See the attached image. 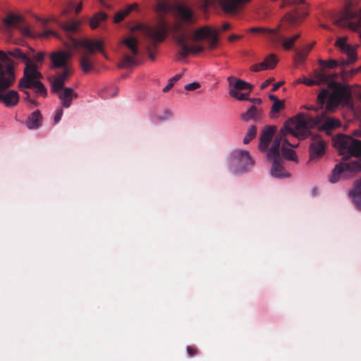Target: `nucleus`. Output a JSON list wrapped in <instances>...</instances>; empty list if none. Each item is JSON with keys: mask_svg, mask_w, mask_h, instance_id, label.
Masks as SVG:
<instances>
[{"mask_svg": "<svg viewBox=\"0 0 361 361\" xmlns=\"http://www.w3.org/2000/svg\"><path fill=\"white\" fill-rule=\"evenodd\" d=\"M329 87L333 88L332 92L322 89L319 93L317 99L319 106H304L307 110L318 112L315 116L301 113L295 118H290L284 123L286 128L288 129L289 133L293 136L304 140L310 135V128L317 127L319 130L329 133L341 126L340 120L329 116L328 113L335 111L341 104L348 105L352 95L350 92L338 82H331Z\"/></svg>", "mask_w": 361, "mask_h": 361, "instance_id": "nucleus-1", "label": "nucleus"}, {"mask_svg": "<svg viewBox=\"0 0 361 361\" xmlns=\"http://www.w3.org/2000/svg\"><path fill=\"white\" fill-rule=\"evenodd\" d=\"M122 56L118 66L121 68H129L140 64L148 57L154 61L158 53L157 47H123Z\"/></svg>", "mask_w": 361, "mask_h": 361, "instance_id": "nucleus-2", "label": "nucleus"}, {"mask_svg": "<svg viewBox=\"0 0 361 361\" xmlns=\"http://www.w3.org/2000/svg\"><path fill=\"white\" fill-rule=\"evenodd\" d=\"M288 132H289L288 129H286L283 124V127L276 135L271 147L269 148L267 154V159L272 162L271 174L276 178L290 176L289 173L286 172L283 167V159L280 154V145H281V140L283 137Z\"/></svg>", "mask_w": 361, "mask_h": 361, "instance_id": "nucleus-3", "label": "nucleus"}, {"mask_svg": "<svg viewBox=\"0 0 361 361\" xmlns=\"http://www.w3.org/2000/svg\"><path fill=\"white\" fill-rule=\"evenodd\" d=\"M132 32L140 31L142 35L154 43H162L169 35V27L164 18L159 19L156 24L139 23L130 27Z\"/></svg>", "mask_w": 361, "mask_h": 361, "instance_id": "nucleus-4", "label": "nucleus"}, {"mask_svg": "<svg viewBox=\"0 0 361 361\" xmlns=\"http://www.w3.org/2000/svg\"><path fill=\"white\" fill-rule=\"evenodd\" d=\"M8 54L12 57L20 59L22 62L25 63L23 71L24 76L19 80L18 83L20 90L31 88L32 82L43 78L41 73L37 71V66L34 64L30 58L21 50L16 49L12 51H9Z\"/></svg>", "mask_w": 361, "mask_h": 361, "instance_id": "nucleus-5", "label": "nucleus"}, {"mask_svg": "<svg viewBox=\"0 0 361 361\" xmlns=\"http://www.w3.org/2000/svg\"><path fill=\"white\" fill-rule=\"evenodd\" d=\"M334 145L340 154L343 155V161H347L349 158L361 157V141L350 136L340 134L333 139Z\"/></svg>", "mask_w": 361, "mask_h": 361, "instance_id": "nucleus-6", "label": "nucleus"}, {"mask_svg": "<svg viewBox=\"0 0 361 361\" xmlns=\"http://www.w3.org/2000/svg\"><path fill=\"white\" fill-rule=\"evenodd\" d=\"M30 24L25 22L22 16L13 12H10L1 19L0 31L11 34L14 28H17L20 35L24 38H27V37L33 36L32 33L30 32Z\"/></svg>", "mask_w": 361, "mask_h": 361, "instance_id": "nucleus-7", "label": "nucleus"}, {"mask_svg": "<svg viewBox=\"0 0 361 361\" xmlns=\"http://www.w3.org/2000/svg\"><path fill=\"white\" fill-rule=\"evenodd\" d=\"M15 79L13 61L5 52L0 51V91L10 87Z\"/></svg>", "mask_w": 361, "mask_h": 361, "instance_id": "nucleus-8", "label": "nucleus"}, {"mask_svg": "<svg viewBox=\"0 0 361 361\" xmlns=\"http://www.w3.org/2000/svg\"><path fill=\"white\" fill-rule=\"evenodd\" d=\"M340 48L341 52L347 55L348 59H340L339 61L335 59H329L328 61L319 59V64L322 67L319 71L322 69L330 73L329 71H326V68H334L337 67L338 66H346L354 63L357 60V51L355 50V47H338ZM332 74V73H331ZM334 76L332 78V81H335L334 79L337 76L336 74L333 73Z\"/></svg>", "mask_w": 361, "mask_h": 361, "instance_id": "nucleus-9", "label": "nucleus"}, {"mask_svg": "<svg viewBox=\"0 0 361 361\" xmlns=\"http://www.w3.org/2000/svg\"><path fill=\"white\" fill-rule=\"evenodd\" d=\"M254 165L247 151L236 149L232 152L230 159V170L234 173H243Z\"/></svg>", "mask_w": 361, "mask_h": 361, "instance_id": "nucleus-10", "label": "nucleus"}, {"mask_svg": "<svg viewBox=\"0 0 361 361\" xmlns=\"http://www.w3.org/2000/svg\"><path fill=\"white\" fill-rule=\"evenodd\" d=\"M220 30L212 26L205 25L195 30L191 35L193 42H204L209 45H216L219 43Z\"/></svg>", "mask_w": 361, "mask_h": 361, "instance_id": "nucleus-11", "label": "nucleus"}, {"mask_svg": "<svg viewBox=\"0 0 361 361\" xmlns=\"http://www.w3.org/2000/svg\"><path fill=\"white\" fill-rule=\"evenodd\" d=\"M359 171H361V164L358 161H353L347 162L343 161L335 166L329 176V181L332 183H335L338 181L341 174L348 176Z\"/></svg>", "mask_w": 361, "mask_h": 361, "instance_id": "nucleus-12", "label": "nucleus"}, {"mask_svg": "<svg viewBox=\"0 0 361 361\" xmlns=\"http://www.w3.org/2000/svg\"><path fill=\"white\" fill-rule=\"evenodd\" d=\"M216 47H176L174 50L175 60L183 61L188 56H208Z\"/></svg>", "mask_w": 361, "mask_h": 361, "instance_id": "nucleus-13", "label": "nucleus"}, {"mask_svg": "<svg viewBox=\"0 0 361 361\" xmlns=\"http://www.w3.org/2000/svg\"><path fill=\"white\" fill-rule=\"evenodd\" d=\"M333 76V74L329 73L323 69L322 71L315 70L313 73L314 79H310L303 76L298 79L297 82L298 83H303L307 86H312L314 85H319L322 84H327V85H329V83L334 82L331 80ZM326 89L329 90V92L333 91V88H330L329 86H327Z\"/></svg>", "mask_w": 361, "mask_h": 361, "instance_id": "nucleus-14", "label": "nucleus"}, {"mask_svg": "<svg viewBox=\"0 0 361 361\" xmlns=\"http://www.w3.org/2000/svg\"><path fill=\"white\" fill-rule=\"evenodd\" d=\"M71 54L68 51H58L53 52L50 55V59L52 62V68H62L63 69H64L65 67H70L68 65V61L71 59Z\"/></svg>", "mask_w": 361, "mask_h": 361, "instance_id": "nucleus-15", "label": "nucleus"}, {"mask_svg": "<svg viewBox=\"0 0 361 361\" xmlns=\"http://www.w3.org/2000/svg\"><path fill=\"white\" fill-rule=\"evenodd\" d=\"M326 143L319 137L313 138L310 145V159H314L322 157L325 153Z\"/></svg>", "mask_w": 361, "mask_h": 361, "instance_id": "nucleus-16", "label": "nucleus"}, {"mask_svg": "<svg viewBox=\"0 0 361 361\" xmlns=\"http://www.w3.org/2000/svg\"><path fill=\"white\" fill-rule=\"evenodd\" d=\"M276 128L273 126H266L262 130L259 137V149L263 152H268L269 145L276 133Z\"/></svg>", "mask_w": 361, "mask_h": 361, "instance_id": "nucleus-17", "label": "nucleus"}, {"mask_svg": "<svg viewBox=\"0 0 361 361\" xmlns=\"http://www.w3.org/2000/svg\"><path fill=\"white\" fill-rule=\"evenodd\" d=\"M72 73L71 67H65L61 73L57 75L51 83V91L53 93L62 90L66 81L68 79Z\"/></svg>", "mask_w": 361, "mask_h": 361, "instance_id": "nucleus-18", "label": "nucleus"}, {"mask_svg": "<svg viewBox=\"0 0 361 361\" xmlns=\"http://www.w3.org/2000/svg\"><path fill=\"white\" fill-rule=\"evenodd\" d=\"M173 11H175V18L179 19L181 22L190 24L195 21L192 11L187 6L184 5H176L174 6Z\"/></svg>", "mask_w": 361, "mask_h": 361, "instance_id": "nucleus-19", "label": "nucleus"}, {"mask_svg": "<svg viewBox=\"0 0 361 361\" xmlns=\"http://www.w3.org/2000/svg\"><path fill=\"white\" fill-rule=\"evenodd\" d=\"M252 0H219L222 10L226 13H234L239 7L243 6Z\"/></svg>", "mask_w": 361, "mask_h": 361, "instance_id": "nucleus-20", "label": "nucleus"}, {"mask_svg": "<svg viewBox=\"0 0 361 361\" xmlns=\"http://www.w3.org/2000/svg\"><path fill=\"white\" fill-rule=\"evenodd\" d=\"M279 60L274 54L267 55L264 61L257 64H254L250 67L253 72H258L263 70L273 69L277 65Z\"/></svg>", "mask_w": 361, "mask_h": 361, "instance_id": "nucleus-21", "label": "nucleus"}, {"mask_svg": "<svg viewBox=\"0 0 361 361\" xmlns=\"http://www.w3.org/2000/svg\"><path fill=\"white\" fill-rule=\"evenodd\" d=\"M59 99L61 102V106L63 108H69L71 105L73 98H76L78 94L71 87H65L62 90L56 92Z\"/></svg>", "mask_w": 361, "mask_h": 361, "instance_id": "nucleus-22", "label": "nucleus"}, {"mask_svg": "<svg viewBox=\"0 0 361 361\" xmlns=\"http://www.w3.org/2000/svg\"><path fill=\"white\" fill-rule=\"evenodd\" d=\"M290 134V133L288 132L283 137V139L281 140V142H282V145H281V147H280V150L281 152V157L282 159H288V160H291V161H298V158H297V156H296V154H295V152L291 149H289V148H287L285 145H289L292 147H298V144L296 145H293L291 143H290L288 142V140L286 138V136L287 134ZM291 135H293L291 133Z\"/></svg>", "mask_w": 361, "mask_h": 361, "instance_id": "nucleus-23", "label": "nucleus"}, {"mask_svg": "<svg viewBox=\"0 0 361 361\" xmlns=\"http://www.w3.org/2000/svg\"><path fill=\"white\" fill-rule=\"evenodd\" d=\"M279 27L274 29H269L264 27H253L249 29V32L258 33L271 38L273 43H276L281 37L279 33Z\"/></svg>", "mask_w": 361, "mask_h": 361, "instance_id": "nucleus-24", "label": "nucleus"}, {"mask_svg": "<svg viewBox=\"0 0 361 361\" xmlns=\"http://www.w3.org/2000/svg\"><path fill=\"white\" fill-rule=\"evenodd\" d=\"M229 89H234L236 91L249 90L252 88V85L241 79H235L234 76H228L227 78Z\"/></svg>", "mask_w": 361, "mask_h": 361, "instance_id": "nucleus-25", "label": "nucleus"}, {"mask_svg": "<svg viewBox=\"0 0 361 361\" xmlns=\"http://www.w3.org/2000/svg\"><path fill=\"white\" fill-rule=\"evenodd\" d=\"M0 91V102H3L6 106H15L19 101V96L16 91L10 90L6 94L1 93Z\"/></svg>", "mask_w": 361, "mask_h": 361, "instance_id": "nucleus-26", "label": "nucleus"}, {"mask_svg": "<svg viewBox=\"0 0 361 361\" xmlns=\"http://www.w3.org/2000/svg\"><path fill=\"white\" fill-rule=\"evenodd\" d=\"M43 32H37L35 27L33 25H30V32L32 33L33 36L27 37L26 39H49L51 37H57V33L51 30H49L47 28H42Z\"/></svg>", "mask_w": 361, "mask_h": 361, "instance_id": "nucleus-27", "label": "nucleus"}, {"mask_svg": "<svg viewBox=\"0 0 361 361\" xmlns=\"http://www.w3.org/2000/svg\"><path fill=\"white\" fill-rule=\"evenodd\" d=\"M42 116L39 110L32 112L26 121V126L29 129H37L42 126Z\"/></svg>", "mask_w": 361, "mask_h": 361, "instance_id": "nucleus-28", "label": "nucleus"}, {"mask_svg": "<svg viewBox=\"0 0 361 361\" xmlns=\"http://www.w3.org/2000/svg\"><path fill=\"white\" fill-rule=\"evenodd\" d=\"M81 47L83 48V49L82 51V56L80 57V66L82 71L85 73H87L90 70V61L89 56L90 54V46Z\"/></svg>", "mask_w": 361, "mask_h": 361, "instance_id": "nucleus-29", "label": "nucleus"}, {"mask_svg": "<svg viewBox=\"0 0 361 361\" xmlns=\"http://www.w3.org/2000/svg\"><path fill=\"white\" fill-rule=\"evenodd\" d=\"M58 25L66 32L74 33L80 30V22L78 20H69L59 22Z\"/></svg>", "mask_w": 361, "mask_h": 361, "instance_id": "nucleus-30", "label": "nucleus"}, {"mask_svg": "<svg viewBox=\"0 0 361 361\" xmlns=\"http://www.w3.org/2000/svg\"><path fill=\"white\" fill-rule=\"evenodd\" d=\"M283 18L291 25H296L302 23L303 16L298 11H294L286 13Z\"/></svg>", "mask_w": 361, "mask_h": 361, "instance_id": "nucleus-31", "label": "nucleus"}, {"mask_svg": "<svg viewBox=\"0 0 361 361\" xmlns=\"http://www.w3.org/2000/svg\"><path fill=\"white\" fill-rule=\"evenodd\" d=\"M312 47H306L305 48L300 49V48H296L294 49L295 56H294V60L295 63H303L308 54L310 53Z\"/></svg>", "mask_w": 361, "mask_h": 361, "instance_id": "nucleus-32", "label": "nucleus"}, {"mask_svg": "<svg viewBox=\"0 0 361 361\" xmlns=\"http://www.w3.org/2000/svg\"><path fill=\"white\" fill-rule=\"evenodd\" d=\"M241 118L245 121H257L260 118V111L256 106H252L245 113L241 115Z\"/></svg>", "mask_w": 361, "mask_h": 361, "instance_id": "nucleus-33", "label": "nucleus"}, {"mask_svg": "<svg viewBox=\"0 0 361 361\" xmlns=\"http://www.w3.org/2000/svg\"><path fill=\"white\" fill-rule=\"evenodd\" d=\"M350 195L356 207L361 210V180L357 183L355 189L350 192Z\"/></svg>", "mask_w": 361, "mask_h": 361, "instance_id": "nucleus-34", "label": "nucleus"}, {"mask_svg": "<svg viewBox=\"0 0 361 361\" xmlns=\"http://www.w3.org/2000/svg\"><path fill=\"white\" fill-rule=\"evenodd\" d=\"M181 21H178L173 25V32L174 34L178 35V41L179 43H183L185 41V30L183 27Z\"/></svg>", "mask_w": 361, "mask_h": 361, "instance_id": "nucleus-35", "label": "nucleus"}, {"mask_svg": "<svg viewBox=\"0 0 361 361\" xmlns=\"http://www.w3.org/2000/svg\"><path fill=\"white\" fill-rule=\"evenodd\" d=\"M174 10V6H171L169 1H160L154 7L157 13L168 12Z\"/></svg>", "mask_w": 361, "mask_h": 361, "instance_id": "nucleus-36", "label": "nucleus"}, {"mask_svg": "<svg viewBox=\"0 0 361 361\" xmlns=\"http://www.w3.org/2000/svg\"><path fill=\"white\" fill-rule=\"evenodd\" d=\"M107 14L104 11H99L92 16V30L95 29L102 21L106 19Z\"/></svg>", "mask_w": 361, "mask_h": 361, "instance_id": "nucleus-37", "label": "nucleus"}, {"mask_svg": "<svg viewBox=\"0 0 361 361\" xmlns=\"http://www.w3.org/2000/svg\"><path fill=\"white\" fill-rule=\"evenodd\" d=\"M117 88L109 87L100 90L99 92V94L102 99H108L116 96L117 94Z\"/></svg>", "mask_w": 361, "mask_h": 361, "instance_id": "nucleus-38", "label": "nucleus"}, {"mask_svg": "<svg viewBox=\"0 0 361 361\" xmlns=\"http://www.w3.org/2000/svg\"><path fill=\"white\" fill-rule=\"evenodd\" d=\"M279 36L281 38L276 43L282 42V45H293L296 42L297 39L300 37V34L296 33L289 37L286 38H283L280 34Z\"/></svg>", "mask_w": 361, "mask_h": 361, "instance_id": "nucleus-39", "label": "nucleus"}, {"mask_svg": "<svg viewBox=\"0 0 361 361\" xmlns=\"http://www.w3.org/2000/svg\"><path fill=\"white\" fill-rule=\"evenodd\" d=\"M285 107L284 102L283 100L276 99V101L272 104L270 115L271 117H274V114H277L283 109Z\"/></svg>", "mask_w": 361, "mask_h": 361, "instance_id": "nucleus-40", "label": "nucleus"}, {"mask_svg": "<svg viewBox=\"0 0 361 361\" xmlns=\"http://www.w3.org/2000/svg\"><path fill=\"white\" fill-rule=\"evenodd\" d=\"M31 88H35L37 93L45 97L47 95V89L44 84L39 80H36L31 85Z\"/></svg>", "mask_w": 361, "mask_h": 361, "instance_id": "nucleus-41", "label": "nucleus"}, {"mask_svg": "<svg viewBox=\"0 0 361 361\" xmlns=\"http://www.w3.org/2000/svg\"><path fill=\"white\" fill-rule=\"evenodd\" d=\"M229 94L232 97L235 98L238 100L243 101V100H248V93H240L238 91H236V90L234 89H229Z\"/></svg>", "mask_w": 361, "mask_h": 361, "instance_id": "nucleus-42", "label": "nucleus"}, {"mask_svg": "<svg viewBox=\"0 0 361 361\" xmlns=\"http://www.w3.org/2000/svg\"><path fill=\"white\" fill-rule=\"evenodd\" d=\"M256 134H257V128L255 126H252L249 128L246 135L245 136V137L243 139V142L245 144L249 143L250 141L255 137Z\"/></svg>", "mask_w": 361, "mask_h": 361, "instance_id": "nucleus-43", "label": "nucleus"}, {"mask_svg": "<svg viewBox=\"0 0 361 361\" xmlns=\"http://www.w3.org/2000/svg\"><path fill=\"white\" fill-rule=\"evenodd\" d=\"M183 76V74H176L173 77H172L169 81L168 85L163 89L164 92H167L169 91L172 87L174 85V84L179 80Z\"/></svg>", "mask_w": 361, "mask_h": 361, "instance_id": "nucleus-44", "label": "nucleus"}, {"mask_svg": "<svg viewBox=\"0 0 361 361\" xmlns=\"http://www.w3.org/2000/svg\"><path fill=\"white\" fill-rule=\"evenodd\" d=\"M37 20L42 23V28H46L47 25L51 21L59 23V21L54 16L45 18H37Z\"/></svg>", "mask_w": 361, "mask_h": 361, "instance_id": "nucleus-45", "label": "nucleus"}, {"mask_svg": "<svg viewBox=\"0 0 361 361\" xmlns=\"http://www.w3.org/2000/svg\"><path fill=\"white\" fill-rule=\"evenodd\" d=\"M127 16L128 15L126 14V13L125 12L124 10L119 11L118 12H117L115 14L114 18V22L115 23H118L120 22H121L124 19V18Z\"/></svg>", "mask_w": 361, "mask_h": 361, "instance_id": "nucleus-46", "label": "nucleus"}, {"mask_svg": "<svg viewBox=\"0 0 361 361\" xmlns=\"http://www.w3.org/2000/svg\"><path fill=\"white\" fill-rule=\"evenodd\" d=\"M200 87V84L197 82H193L185 85V89L188 91H193Z\"/></svg>", "mask_w": 361, "mask_h": 361, "instance_id": "nucleus-47", "label": "nucleus"}, {"mask_svg": "<svg viewBox=\"0 0 361 361\" xmlns=\"http://www.w3.org/2000/svg\"><path fill=\"white\" fill-rule=\"evenodd\" d=\"M124 45H137V41L135 37H130L123 40Z\"/></svg>", "mask_w": 361, "mask_h": 361, "instance_id": "nucleus-48", "label": "nucleus"}, {"mask_svg": "<svg viewBox=\"0 0 361 361\" xmlns=\"http://www.w3.org/2000/svg\"><path fill=\"white\" fill-rule=\"evenodd\" d=\"M348 42V37L343 36L340 37L337 39L336 42L334 43V45H349L347 44Z\"/></svg>", "mask_w": 361, "mask_h": 361, "instance_id": "nucleus-49", "label": "nucleus"}, {"mask_svg": "<svg viewBox=\"0 0 361 361\" xmlns=\"http://www.w3.org/2000/svg\"><path fill=\"white\" fill-rule=\"evenodd\" d=\"M186 350L190 357L195 356L198 354V350L192 346H188Z\"/></svg>", "mask_w": 361, "mask_h": 361, "instance_id": "nucleus-50", "label": "nucleus"}, {"mask_svg": "<svg viewBox=\"0 0 361 361\" xmlns=\"http://www.w3.org/2000/svg\"><path fill=\"white\" fill-rule=\"evenodd\" d=\"M138 8V4H133L127 6V7L123 9L127 15H128L130 12H132L134 10H136Z\"/></svg>", "mask_w": 361, "mask_h": 361, "instance_id": "nucleus-51", "label": "nucleus"}, {"mask_svg": "<svg viewBox=\"0 0 361 361\" xmlns=\"http://www.w3.org/2000/svg\"><path fill=\"white\" fill-rule=\"evenodd\" d=\"M45 53L40 51L34 56V59L36 62L42 63L44 61Z\"/></svg>", "mask_w": 361, "mask_h": 361, "instance_id": "nucleus-52", "label": "nucleus"}, {"mask_svg": "<svg viewBox=\"0 0 361 361\" xmlns=\"http://www.w3.org/2000/svg\"><path fill=\"white\" fill-rule=\"evenodd\" d=\"M62 108L63 107L61 106V108L59 109L56 112V114H55V116L54 118V121L55 123H58L61 120V118L63 116V109Z\"/></svg>", "mask_w": 361, "mask_h": 361, "instance_id": "nucleus-53", "label": "nucleus"}, {"mask_svg": "<svg viewBox=\"0 0 361 361\" xmlns=\"http://www.w3.org/2000/svg\"><path fill=\"white\" fill-rule=\"evenodd\" d=\"M241 38H242V35L233 34L228 37V41L229 43H233V42H235L238 39H240Z\"/></svg>", "mask_w": 361, "mask_h": 361, "instance_id": "nucleus-54", "label": "nucleus"}, {"mask_svg": "<svg viewBox=\"0 0 361 361\" xmlns=\"http://www.w3.org/2000/svg\"><path fill=\"white\" fill-rule=\"evenodd\" d=\"M274 80V78H269L267 80H266L260 86V88L261 89H265L266 87H267L270 84L271 82Z\"/></svg>", "mask_w": 361, "mask_h": 361, "instance_id": "nucleus-55", "label": "nucleus"}, {"mask_svg": "<svg viewBox=\"0 0 361 361\" xmlns=\"http://www.w3.org/2000/svg\"><path fill=\"white\" fill-rule=\"evenodd\" d=\"M165 114H166V116L164 117H159V119L162 121V120L168 119L169 118H170L171 116V113L169 110H166Z\"/></svg>", "mask_w": 361, "mask_h": 361, "instance_id": "nucleus-56", "label": "nucleus"}, {"mask_svg": "<svg viewBox=\"0 0 361 361\" xmlns=\"http://www.w3.org/2000/svg\"><path fill=\"white\" fill-rule=\"evenodd\" d=\"M104 41L102 39H99V40H93L92 39V46H94V45H103L104 44Z\"/></svg>", "mask_w": 361, "mask_h": 361, "instance_id": "nucleus-57", "label": "nucleus"}, {"mask_svg": "<svg viewBox=\"0 0 361 361\" xmlns=\"http://www.w3.org/2000/svg\"><path fill=\"white\" fill-rule=\"evenodd\" d=\"M283 84V82H279L274 85L271 91L274 92L276 91Z\"/></svg>", "mask_w": 361, "mask_h": 361, "instance_id": "nucleus-58", "label": "nucleus"}, {"mask_svg": "<svg viewBox=\"0 0 361 361\" xmlns=\"http://www.w3.org/2000/svg\"><path fill=\"white\" fill-rule=\"evenodd\" d=\"M21 91L23 92V93L26 95V98L25 99L33 103L34 102L30 99V93L27 90H24V89H23Z\"/></svg>", "mask_w": 361, "mask_h": 361, "instance_id": "nucleus-59", "label": "nucleus"}, {"mask_svg": "<svg viewBox=\"0 0 361 361\" xmlns=\"http://www.w3.org/2000/svg\"><path fill=\"white\" fill-rule=\"evenodd\" d=\"M248 100L256 104H260L262 103V99L260 98L249 99Z\"/></svg>", "mask_w": 361, "mask_h": 361, "instance_id": "nucleus-60", "label": "nucleus"}, {"mask_svg": "<svg viewBox=\"0 0 361 361\" xmlns=\"http://www.w3.org/2000/svg\"><path fill=\"white\" fill-rule=\"evenodd\" d=\"M230 27H231V25L228 23H226L222 25L221 30L226 31V30L230 29Z\"/></svg>", "mask_w": 361, "mask_h": 361, "instance_id": "nucleus-61", "label": "nucleus"}, {"mask_svg": "<svg viewBox=\"0 0 361 361\" xmlns=\"http://www.w3.org/2000/svg\"><path fill=\"white\" fill-rule=\"evenodd\" d=\"M81 10H82V4L80 3L79 4H78L76 6L75 11L76 13H78Z\"/></svg>", "mask_w": 361, "mask_h": 361, "instance_id": "nucleus-62", "label": "nucleus"}, {"mask_svg": "<svg viewBox=\"0 0 361 361\" xmlns=\"http://www.w3.org/2000/svg\"><path fill=\"white\" fill-rule=\"evenodd\" d=\"M102 47H94V46H92V54L94 52V50L96 49H98V50H100V51H102Z\"/></svg>", "mask_w": 361, "mask_h": 361, "instance_id": "nucleus-63", "label": "nucleus"}, {"mask_svg": "<svg viewBox=\"0 0 361 361\" xmlns=\"http://www.w3.org/2000/svg\"><path fill=\"white\" fill-rule=\"evenodd\" d=\"M354 135L355 136H357V137H361V129H359V130H355L354 132Z\"/></svg>", "mask_w": 361, "mask_h": 361, "instance_id": "nucleus-64", "label": "nucleus"}]
</instances>
